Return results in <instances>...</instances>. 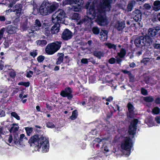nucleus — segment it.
Wrapping results in <instances>:
<instances>
[{
    "instance_id": "nucleus-1",
    "label": "nucleus",
    "mask_w": 160,
    "mask_h": 160,
    "mask_svg": "<svg viewBox=\"0 0 160 160\" xmlns=\"http://www.w3.org/2000/svg\"><path fill=\"white\" fill-rule=\"evenodd\" d=\"M89 3L88 2L86 4L85 8L88 9L87 11V16H85L84 21L85 22H90L91 20L95 19V21L97 22L98 24L100 25V12L99 10H95L94 8V4H92L89 8Z\"/></svg>"
},
{
    "instance_id": "nucleus-2",
    "label": "nucleus",
    "mask_w": 160,
    "mask_h": 160,
    "mask_svg": "<svg viewBox=\"0 0 160 160\" xmlns=\"http://www.w3.org/2000/svg\"><path fill=\"white\" fill-rule=\"evenodd\" d=\"M32 143L38 148H40L43 152L48 151L49 148V141L45 137L42 136L35 135L32 137L30 139Z\"/></svg>"
},
{
    "instance_id": "nucleus-3",
    "label": "nucleus",
    "mask_w": 160,
    "mask_h": 160,
    "mask_svg": "<svg viewBox=\"0 0 160 160\" xmlns=\"http://www.w3.org/2000/svg\"><path fill=\"white\" fill-rule=\"evenodd\" d=\"M152 38L148 36L137 37L134 40V43L137 47H143L151 44Z\"/></svg>"
},
{
    "instance_id": "nucleus-4",
    "label": "nucleus",
    "mask_w": 160,
    "mask_h": 160,
    "mask_svg": "<svg viewBox=\"0 0 160 160\" xmlns=\"http://www.w3.org/2000/svg\"><path fill=\"white\" fill-rule=\"evenodd\" d=\"M61 44V41H56L48 44L45 49L46 52L50 55L54 54L60 49Z\"/></svg>"
},
{
    "instance_id": "nucleus-5",
    "label": "nucleus",
    "mask_w": 160,
    "mask_h": 160,
    "mask_svg": "<svg viewBox=\"0 0 160 160\" xmlns=\"http://www.w3.org/2000/svg\"><path fill=\"white\" fill-rule=\"evenodd\" d=\"M63 4H70L71 7L69 8L74 11H78L80 8V7L82 5L83 3V0H64Z\"/></svg>"
},
{
    "instance_id": "nucleus-6",
    "label": "nucleus",
    "mask_w": 160,
    "mask_h": 160,
    "mask_svg": "<svg viewBox=\"0 0 160 160\" xmlns=\"http://www.w3.org/2000/svg\"><path fill=\"white\" fill-rule=\"evenodd\" d=\"M132 146V141L129 137H124L122 141L121 147L122 149L127 151L125 155L128 156L130 154V151Z\"/></svg>"
},
{
    "instance_id": "nucleus-7",
    "label": "nucleus",
    "mask_w": 160,
    "mask_h": 160,
    "mask_svg": "<svg viewBox=\"0 0 160 160\" xmlns=\"http://www.w3.org/2000/svg\"><path fill=\"white\" fill-rule=\"evenodd\" d=\"M65 13L62 9H60L56 11L52 16V21L53 23H59L63 21L65 17Z\"/></svg>"
},
{
    "instance_id": "nucleus-8",
    "label": "nucleus",
    "mask_w": 160,
    "mask_h": 160,
    "mask_svg": "<svg viewBox=\"0 0 160 160\" xmlns=\"http://www.w3.org/2000/svg\"><path fill=\"white\" fill-rule=\"evenodd\" d=\"M50 3L48 1H44L42 3L39 9L40 13L42 15H47L49 13V6Z\"/></svg>"
},
{
    "instance_id": "nucleus-9",
    "label": "nucleus",
    "mask_w": 160,
    "mask_h": 160,
    "mask_svg": "<svg viewBox=\"0 0 160 160\" xmlns=\"http://www.w3.org/2000/svg\"><path fill=\"white\" fill-rule=\"evenodd\" d=\"M138 122L137 119H135L131 122L128 130V132L130 135H134L135 134L137 129V125Z\"/></svg>"
},
{
    "instance_id": "nucleus-10",
    "label": "nucleus",
    "mask_w": 160,
    "mask_h": 160,
    "mask_svg": "<svg viewBox=\"0 0 160 160\" xmlns=\"http://www.w3.org/2000/svg\"><path fill=\"white\" fill-rule=\"evenodd\" d=\"M112 0H102L101 2V9H102L104 11H109L111 9L110 3Z\"/></svg>"
},
{
    "instance_id": "nucleus-11",
    "label": "nucleus",
    "mask_w": 160,
    "mask_h": 160,
    "mask_svg": "<svg viewBox=\"0 0 160 160\" xmlns=\"http://www.w3.org/2000/svg\"><path fill=\"white\" fill-rule=\"evenodd\" d=\"M148 36L153 37L160 32V27L156 26L149 28L148 30Z\"/></svg>"
},
{
    "instance_id": "nucleus-12",
    "label": "nucleus",
    "mask_w": 160,
    "mask_h": 160,
    "mask_svg": "<svg viewBox=\"0 0 160 160\" xmlns=\"http://www.w3.org/2000/svg\"><path fill=\"white\" fill-rule=\"evenodd\" d=\"M142 15L141 11L138 9H136L132 12V18L136 22H139L141 21Z\"/></svg>"
},
{
    "instance_id": "nucleus-13",
    "label": "nucleus",
    "mask_w": 160,
    "mask_h": 160,
    "mask_svg": "<svg viewBox=\"0 0 160 160\" xmlns=\"http://www.w3.org/2000/svg\"><path fill=\"white\" fill-rule=\"evenodd\" d=\"M72 91V90L70 88H67L65 89L64 90L61 91L60 95L63 97H67L68 99H70L72 97L71 94Z\"/></svg>"
},
{
    "instance_id": "nucleus-14",
    "label": "nucleus",
    "mask_w": 160,
    "mask_h": 160,
    "mask_svg": "<svg viewBox=\"0 0 160 160\" xmlns=\"http://www.w3.org/2000/svg\"><path fill=\"white\" fill-rule=\"evenodd\" d=\"M72 33L69 29H66L63 31L62 35V38L65 40L70 39L72 36Z\"/></svg>"
},
{
    "instance_id": "nucleus-15",
    "label": "nucleus",
    "mask_w": 160,
    "mask_h": 160,
    "mask_svg": "<svg viewBox=\"0 0 160 160\" xmlns=\"http://www.w3.org/2000/svg\"><path fill=\"white\" fill-rule=\"evenodd\" d=\"M102 9H101V26H105L108 25L109 23V21L105 15L102 16V13L101 11L104 12L106 11H104Z\"/></svg>"
},
{
    "instance_id": "nucleus-16",
    "label": "nucleus",
    "mask_w": 160,
    "mask_h": 160,
    "mask_svg": "<svg viewBox=\"0 0 160 160\" xmlns=\"http://www.w3.org/2000/svg\"><path fill=\"white\" fill-rule=\"evenodd\" d=\"M115 28L118 31H122L125 27V24L124 22L118 21L114 26Z\"/></svg>"
},
{
    "instance_id": "nucleus-17",
    "label": "nucleus",
    "mask_w": 160,
    "mask_h": 160,
    "mask_svg": "<svg viewBox=\"0 0 160 160\" xmlns=\"http://www.w3.org/2000/svg\"><path fill=\"white\" fill-rule=\"evenodd\" d=\"M55 23L51 29V33L52 34L58 33L60 30V24L59 23Z\"/></svg>"
},
{
    "instance_id": "nucleus-18",
    "label": "nucleus",
    "mask_w": 160,
    "mask_h": 160,
    "mask_svg": "<svg viewBox=\"0 0 160 160\" xmlns=\"http://www.w3.org/2000/svg\"><path fill=\"white\" fill-rule=\"evenodd\" d=\"M18 30L17 27L12 25L8 26L7 29V32L9 34H13L16 32Z\"/></svg>"
},
{
    "instance_id": "nucleus-19",
    "label": "nucleus",
    "mask_w": 160,
    "mask_h": 160,
    "mask_svg": "<svg viewBox=\"0 0 160 160\" xmlns=\"http://www.w3.org/2000/svg\"><path fill=\"white\" fill-rule=\"evenodd\" d=\"M13 12H15L17 16H18V14H20V13L21 11L22 5L20 4L16 5L13 8Z\"/></svg>"
},
{
    "instance_id": "nucleus-20",
    "label": "nucleus",
    "mask_w": 160,
    "mask_h": 160,
    "mask_svg": "<svg viewBox=\"0 0 160 160\" xmlns=\"http://www.w3.org/2000/svg\"><path fill=\"white\" fill-rule=\"evenodd\" d=\"M59 6L58 4L57 3H54L52 5L49 6V13H50L54 11Z\"/></svg>"
},
{
    "instance_id": "nucleus-21",
    "label": "nucleus",
    "mask_w": 160,
    "mask_h": 160,
    "mask_svg": "<svg viewBox=\"0 0 160 160\" xmlns=\"http://www.w3.org/2000/svg\"><path fill=\"white\" fill-rule=\"evenodd\" d=\"M153 9L155 11H157L160 10V1L157 0L153 3Z\"/></svg>"
},
{
    "instance_id": "nucleus-22",
    "label": "nucleus",
    "mask_w": 160,
    "mask_h": 160,
    "mask_svg": "<svg viewBox=\"0 0 160 160\" xmlns=\"http://www.w3.org/2000/svg\"><path fill=\"white\" fill-rule=\"evenodd\" d=\"M11 126V128L9 130L10 132H14L18 131L19 127L18 124H13Z\"/></svg>"
},
{
    "instance_id": "nucleus-23",
    "label": "nucleus",
    "mask_w": 160,
    "mask_h": 160,
    "mask_svg": "<svg viewBox=\"0 0 160 160\" xmlns=\"http://www.w3.org/2000/svg\"><path fill=\"white\" fill-rule=\"evenodd\" d=\"M57 55L59 57L58 58L57 61L56 62V64L57 65H58L60 64L63 61L64 54L62 53H58Z\"/></svg>"
},
{
    "instance_id": "nucleus-24",
    "label": "nucleus",
    "mask_w": 160,
    "mask_h": 160,
    "mask_svg": "<svg viewBox=\"0 0 160 160\" xmlns=\"http://www.w3.org/2000/svg\"><path fill=\"white\" fill-rule=\"evenodd\" d=\"M39 28H35V26H32L28 30L29 35H28L29 37H31L33 35V33L34 31L38 30Z\"/></svg>"
},
{
    "instance_id": "nucleus-25",
    "label": "nucleus",
    "mask_w": 160,
    "mask_h": 160,
    "mask_svg": "<svg viewBox=\"0 0 160 160\" xmlns=\"http://www.w3.org/2000/svg\"><path fill=\"white\" fill-rule=\"evenodd\" d=\"M136 4V2L134 1H132L128 3L127 8L128 12L131 11Z\"/></svg>"
},
{
    "instance_id": "nucleus-26",
    "label": "nucleus",
    "mask_w": 160,
    "mask_h": 160,
    "mask_svg": "<svg viewBox=\"0 0 160 160\" xmlns=\"http://www.w3.org/2000/svg\"><path fill=\"white\" fill-rule=\"evenodd\" d=\"M101 40L104 41L107 37V32L106 30H102L101 31Z\"/></svg>"
},
{
    "instance_id": "nucleus-27",
    "label": "nucleus",
    "mask_w": 160,
    "mask_h": 160,
    "mask_svg": "<svg viewBox=\"0 0 160 160\" xmlns=\"http://www.w3.org/2000/svg\"><path fill=\"white\" fill-rule=\"evenodd\" d=\"M36 43L38 46L43 47L47 44V42L46 40H37Z\"/></svg>"
},
{
    "instance_id": "nucleus-28",
    "label": "nucleus",
    "mask_w": 160,
    "mask_h": 160,
    "mask_svg": "<svg viewBox=\"0 0 160 160\" xmlns=\"http://www.w3.org/2000/svg\"><path fill=\"white\" fill-rule=\"evenodd\" d=\"M8 132V131L6 129V128L5 127H0V138H1L2 136L5 135Z\"/></svg>"
},
{
    "instance_id": "nucleus-29",
    "label": "nucleus",
    "mask_w": 160,
    "mask_h": 160,
    "mask_svg": "<svg viewBox=\"0 0 160 160\" xmlns=\"http://www.w3.org/2000/svg\"><path fill=\"white\" fill-rule=\"evenodd\" d=\"M25 130L27 135L30 136L32 133L33 128L30 127H26L25 128Z\"/></svg>"
},
{
    "instance_id": "nucleus-30",
    "label": "nucleus",
    "mask_w": 160,
    "mask_h": 160,
    "mask_svg": "<svg viewBox=\"0 0 160 160\" xmlns=\"http://www.w3.org/2000/svg\"><path fill=\"white\" fill-rule=\"evenodd\" d=\"M126 51L124 48H122L119 52L117 53L118 55L121 58H123L126 54Z\"/></svg>"
},
{
    "instance_id": "nucleus-31",
    "label": "nucleus",
    "mask_w": 160,
    "mask_h": 160,
    "mask_svg": "<svg viewBox=\"0 0 160 160\" xmlns=\"http://www.w3.org/2000/svg\"><path fill=\"white\" fill-rule=\"evenodd\" d=\"M143 100L147 102H152L153 101L154 98L152 96H149L144 97Z\"/></svg>"
},
{
    "instance_id": "nucleus-32",
    "label": "nucleus",
    "mask_w": 160,
    "mask_h": 160,
    "mask_svg": "<svg viewBox=\"0 0 160 160\" xmlns=\"http://www.w3.org/2000/svg\"><path fill=\"white\" fill-rule=\"evenodd\" d=\"M30 25V23L29 22H28L27 19H26L25 20V22L23 24L22 26V28L24 30L27 29Z\"/></svg>"
},
{
    "instance_id": "nucleus-33",
    "label": "nucleus",
    "mask_w": 160,
    "mask_h": 160,
    "mask_svg": "<svg viewBox=\"0 0 160 160\" xmlns=\"http://www.w3.org/2000/svg\"><path fill=\"white\" fill-rule=\"evenodd\" d=\"M77 111L74 110L72 112V115L70 117V118L72 120H74L77 118Z\"/></svg>"
},
{
    "instance_id": "nucleus-34",
    "label": "nucleus",
    "mask_w": 160,
    "mask_h": 160,
    "mask_svg": "<svg viewBox=\"0 0 160 160\" xmlns=\"http://www.w3.org/2000/svg\"><path fill=\"white\" fill-rule=\"evenodd\" d=\"M127 107L129 112L130 113L132 112L134 109V107L129 102L128 103Z\"/></svg>"
},
{
    "instance_id": "nucleus-35",
    "label": "nucleus",
    "mask_w": 160,
    "mask_h": 160,
    "mask_svg": "<svg viewBox=\"0 0 160 160\" xmlns=\"http://www.w3.org/2000/svg\"><path fill=\"white\" fill-rule=\"evenodd\" d=\"M14 143L17 146L20 147H22L23 146H24V144H22V141H20V140H19L16 141L14 140Z\"/></svg>"
},
{
    "instance_id": "nucleus-36",
    "label": "nucleus",
    "mask_w": 160,
    "mask_h": 160,
    "mask_svg": "<svg viewBox=\"0 0 160 160\" xmlns=\"http://www.w3.org/2000/svg\"><path fill=\"white\" fill-rule=\"evenodd\" d=\"M19 140L20 141H22V142H26L27 141L28 139L25 137V136L24 134H22L20 135V137L19 138Z\"/></svg>"
},
{
    "instance_id": "nucleus-37",
    "label": "nucleus",
    "mask_w": 160,
    "mask_h": 160,
    "mask_svg": "<svg viewBox=\"0 0 160 160\" xmlns=\"http://www.w3.org/2000/svg\"><path fill=\"white\" fill-rule=\"evenodd\" d=\"M160 111V109L158 107L154 108L152 111V113L154 114H158Z\"/></svg>"
},
{
    "instance_id": "nucleus-38",
    "label": "nucleus",
    "mask_w": 160,
    "mask_h": 160,
    "mask_svg": "<svg viewBox=\"0 0 160 160\" xmlns=\"http://www.w3.org/2000/svg\"><path fill=\"white\" fill-rule=\"evenodd\" d=\"M41 23L38 20L36 19L35 22L34 26L35 28H38L41 26Z\"/></svg>"
},
{
    "instance_id": "nucleus-39",
    "label": "nucleus",
    "mask_w": 160,
    "mask_h": 160,
    "mask_svg": "<svg viewBox=\"0 0 160 160\" xmlns=\"http://www.w3.org/2000/svg\"><path fill=\"white\" fill-rule=\"evenodd\" d=\"M100 141V139L99 138H97L95 139L93 141V143L95 145V146L97 147H99V142Z\"/></svg>"
},
{
    "instance_id": "nucleus-40",
    "label": "nucleus",
    "mask_w": 160,
    "mask_h": 160,
    "mask_svg": "<svg viewBox=\"0 0 160 160\" xmlns=\"http://www.w3.org/2000/svg\"><path fill=\"white\" fill-rule=\"evenodd\" d=\"M18 84L19 85H23L26 87H28L30 83L28 82H19Z\"/></svg>"
},
{
    "instance_id": "nucleus-41",
    "label": "nucleus",
    "mask_w": 160,
    "mask_h": 160,
    "mask_svg": "<svg viewBox=\"0 0 160 160\" xmlns=\"http://www.w3.org/2000/svg\"><path fill=\"white\" fill-rule=\"evenodd\" d=\"M71 18L72 19L76 20H78L79 18L78 14L76 13H74L72 14Z\"/></svg>"
},
{
    "instance_id": "nucleus-42",
    "label": "nucleus",
    "mask_w": 160,
    "mask_h": 160,
    "mask_svg": "<svg viewBox=\"0 0 160 160\" xmlns=\"http://www.w3.org/2000/svg\"><path fill=\"white\" fill-rule=\"evenodd\" d=\"M11 115L12 116L14 117L17 120H19L20 118L19 116L15 112H12L11 113Z\"/></svg>"
},
{
    "instance_id": "nucleus-43",
    "label": "nucleus",
    "mask_w": 160,
    "mask_h": 160,
    "mask_svg": "<svg viewBox=\"0 0 160 160\" xmlns=\"http://www.w3.org/2000/svg\"><path fill=\"white\" fill-rule=\"evenodd\" d=\"M106 45L109 48H113L114 50H116V45L114 44H112L111 43H108L106 44Z\"/></svg>"
},
{
    "instance_id": "nucleus-44",
    "label": "nucleus",
    "mask_w": 160,
    "mask_h": 160,
    "mask_svg": "<svg viewBox=\"0 0 160 160\" xmlns=\"http://www.w3.org/2000/svg\"><path fill=\"white\" fill-rule=\"evenodd\" d=\"M150 58H144L141 61V62L143 63L144 64H146L147 63L150 61Z\"/></svg>"
},
{
    "instance_id": "nucleus-45",
    "label": "nucleus",
    "mask_w": 160,
    "mask_h": 160,
    "mask_svg": "<svg viewBox=\"0 0 160 160\" xmlns=\"http://www.w3.org/2000/svg\"><path fill=\"white\" fill-rule=\"evenodd\" d=\"M45 59V57L42 55L38 56L37 58V60L39 62H42Z\"/></svg>"
},
{
    "instance_id": "nucleus-46",
    "label": "nucleus",
    "mask_w": 160,
    "mask_h": 160,
    "mask_svg": "<svg viewBox=\"0 0 160 160\" xmlns=\"http://www.w3.org/2000/svg\"><path fill=\"white\" fill-rule=\"evenodd\" d=\"M92 31L94 34H98L99 32V30L98 28L95 27L93 28Z\"/></svg>"
},
{
    "instance_id": "nucleus-47",
    "label": "nucleus",
    "mask_w": 160,
    "mask_h": 160,
    "mask_svg": "<svg viewBox=\"0 0 160 160\" xmlns=\"http://www.w3.org/2000/svg\"><path fill=\"white\" fill-rule=\"evenodd\" d=\"M46 126L47 127L50 128H53L55 127V126L53 124L50 122H48L47 123Z\"/></svg>"
},
{
    "instance_id": "nucleus-48",
    "label": "nucleus",
    "mask_w": 160,
    "mask_h": 160,
    "mask_svg": "<svg viewBox=\"0 0 160 160\" xmlns=\"http://www.w3.org/2000/svg\"><path fill=\"white\" fill-rule=\"evenodd\" d=\"M141 93L144 95H147L148 94L147 90L143 88H141Z\"/></svg>"
},
{
    "instance_id": "nucleus-49",
    "label": "nucleus",
    "mask_w": 160,
    "mask_h": 160,
    "mask_svg": "<svg viewBox=\"0 0 160 160\" xmlns=\"http://www.w3.org/2000/svg\"><path fill=\"white\" fill-rule=\"evenodd\" d=\"M116 59L114 58H111L108 60L109 62L111 64H113L115 63Z\"/></svg>"
},
{
    "instance_id": "nucleus-50",
    "label": "nucleus",
    "mask_w": 160,
    "mask_h": 160,
    "mask_svg": "<svg viewBox=\"0 0 160 160\" xmlns=\"http://www.w3.org/2000/svg\"><path fill=\"white\" fill-rule=\"evenodd\" d=\"M152 46L155 48L160 50V44L153 43Z\"/></svg>"
},
{
    "instance_id": "nucleus-51",
    "label": "nucleus",
    "mask_w": 160,
    "mask_h": 160,
    "mask_svg": "<svg viewBox=\"0 0 160 160\" xmlns=\"http://www.w3.org/2000/svg\"><path fill=\"white\" fill-rule=\"evenodd\" d=\"M116 61L117 63L121 64V62H122V60L120 58L118 55L116 57Z\"/></svg>"
},
{
    "instance_id": "nucleus-52",
    "label": "nucleus",
    "mask_w": 160,
    "mask_h": 160,
    "mask_svg": "<svg viewBox=\"0 0 160 160\" xmlns=\"http://www.w3.org/2000/svg\"><path fill=\"white\" fill-rule=\"evenodd\" d=\"M5 31V28H2L0 30V41L3 37V34Z\"/></svg>"
},
{
    "instance_id": "nucleus-53",
    "label": "nucleus",
    "mask_w": 160,
    "mask_h": 160,
    "mask_svg": "<svg viewBox=\"0 0 160 160\" xmlns=\"http://www.w3.org/2000/svg\"><path fill=\"white\" fill-rule=\"evenodd\" d=\"M129 77L130 82H133L134 81V76L130 73L129 75Z\"/></svg>"
},
{
    "instance_id": "nucleus-54",
    "label": "nucleus",
    "mask_w": 160,
    "mask_h": 160,
    "mask_svg": "<svg viewBox=\"0 0 160 160\" xmlns=\"http://www.w3.org/2000/svg\"><path fill=\"white\" fill-rule=\"evenodd\" d=\"M7 138L8 139V141L9 143H10L12 142V137L11 135H10L8 136L7 137Z\"/></svg>"
},
{
    "instance_id": "nucleus-55",
    "label": "nucleus",
    "mask_w": 160,
    "mask_h": 160,
    "mask_svg": "<svg viewBox=\"0 0 160 160\" xmlns=\"http://www.w3.org/2000/svg\"><path fill=\"white\" fill-rule=\"evenodd\" d=\"M94 54L95 56L99 58H100V53L99 51H95L94 52Z\"/></svg>"
},
{
    "instance_id": "nucleus-56",
    "label": "nucleus",
    "mask_w": 160,
    "mask_h": 160,
    "mask_svg": "<svg viewBox=\"0 0 160 160\" xmlns=\"http://www.w3.org/2000/svg\"><path fill=\"white\" fill-rule=\"evenodd\" d=\"M144 7L147 10H149L151 8V6L148 4L145 3L144 5Z\"/></svg>"
},
{
    "instance_id": "nucleus-57",
    "label": "nucleus",
    "mask_w": 160,
    "mask_h": 160,
    "mask_svg": "<svg viewBox=\"0 0 160 160\" xmlns=\"http://www.w3.org/2000/svg\"><path fill=\"white\" fill-rule=\"evenodd\" d=\"M33 74V72L31 71H29V72L27 73V77L28 78H31L32 75Z\"/></svg>"
},
{
    "instance_id": "nucleus-58",
    "label": "nucleus",
    "mask_w": 160,
    "mask_h": 160,
    "mask_svg": "<svg viewBox=\"0 0 160 160\" xmlns=\"http://www.w3.org/2000/svg\"><path fill=\"white\" fill-rule=\"evenodd\" d=\"M81 62L84 64H87L88 62V60L86 58H82L81 60Z\"/></svg>"
},
{
    "instance_id": "nucleus-59",
    "label": "nucleus",
    "mask_w": 160,
    "mask_h": 160,
    "mask_svg": "<svg viewBox=\"0 0 160 160\" xmlns=\"http://www.w3.org/2000/svg\"><path fill=\"white\" fill-rule=\"evenodd\" d=\"M37 53L36 51H33L30 53V55L32 56L33 57H35L37 55Z\"/></svg>"
},
{
    "instance_id": "nucleus-60",
    "label": "nucleus",
    "mask_w": 160,
    "mask_h": 160,
    "mask_svg": "<svg viewBox=\"0 0 160 160\" xmlns=\"http://www.w3.org/2000/svg\"><path fill=\"white\" fill-rule=\"evenodd\" d=\"M28 97V95L26 94L23 96L22 93H21L19 95V97L20 98H27Z\"/></svg>"
},
{
    "instance_id": "nucleus-61",
    "label": "nucleus",
    "mask_w": 160,
    "mask_h": 160,
    "mask_svg": "<svg viewBox=\"0 0 160 160\" xmlns=\"http://www.w3.org/2000/svg\"><path fill=\"white\" fill-rule=\"evenodd\" d=\"M142 50H141L140 51L136 52V54L137 56H139L142 53Z\"/></svg>"
},
{
    "instance_id": "nucleus-62",
    "label": "nucleus",
    "mask_w": 160,
    "mask_h": 160,
    "mask_svg": "<svg viewBox=\"0 0 160 160\" xmlns=\"http://www.w3.org/2000/svg\"><path fill=\"white\" fill-rule=\"evenodd\" d=\"M155 120L157 123H159L160 121V117H157L155 118Z\"/></svg>"
},
{
    "instance_id": "nucleus-63",
    "label": "nucleus",
    "mask_w": 160,
    "mask_h": 160,
    "mask_svg": "<svg viewBox=\"0 0 160 160\" xmlns=\"http://www.w3.org/2000/svg\"><path fill=\"white\" fill-rule=\"evenodd\" d=\"M122 72L125 74H128V75L131 73L130 72H129V71L126 70H122Z\"/></svg>"
},
{
    "instance_id": "nucleus-64",
    "label": "nucleus",
    "mask_w": 160,
    "mask_h": 160,
    "mask_svg": "<svg viewBox=\"0 0 160 160\" xmlns=\"http://www.w3.org/2000/svg\"><path fill=\"white\" fill-rule=\"evenodd\" d=\"M160 102V98L159 97L157 98L155 100V102L157 104H158Z\"/></svg>"
}]
</instances>
